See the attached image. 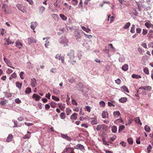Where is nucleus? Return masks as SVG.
<instances>
[{
    "mask_svg": "<svg viewBox=\"0 0 153 153\" xmlns=\"http://www.w3.org/2000/svg\"><path fill=\"white\" fill-rule=\"evenodd\" d=\"M3 10L7 14L11 13V10L10 7H9L7 4H4L2 6Z\"/></svg>",
    "mask_w": 153,
    "mask_h": 153,
    "instance_id": "1",
    "label": "nucleus"
},
{
    "mask_svg": "<svg viewBox=\"0 0 153 153\" xmlns=\"http://www.w3.org/2000/svg\"><path fill=\"white\" fill-rule=\"evenodd\" d=\"M16 7L18 10L23 13H26V8L21 4H18L16 5Z\"/></svg>",
    "mask_w": 153,
    "mask_h": 153,
    "instance_id": "2",
    "label": "nucleus"
},
{
    "mask_svg": "<svg viewBox=\"0 0 153 153\" xmlns=\"http://www.w3.org/2000/svg\"><path fill=\"white\" fill-rule=\"evenodd\" d=\"M59 42L61 44H65L66 45H68L67 43L68 41L66 37H61L59 40Z\"/></svg>",
    "mask_w": 153,
    "mask_h": 153,
    "instance_id": "3",
    "label": "nucleus"
},
{
    "mask_svg": "<svg viewBox=\"0 0 153 153\" xmlns=\"http://www.w3.org/2000/svg\"><path fill=\"white\" fill-rule=\"evenodd\" d=\"M67 55L69 56L71 60H73L74 58V51L73 50H71L70 52L67 54Z\"/></svg>",
    "mask_w": 153,
    "mask_h": 153,
    "instance_id": "4",
    "label": "nucleus"
},
{
    "mask_svg": "<svg viewBox=\"0 0 153 153\" xmlns=\"http://www.w3.org/2000/svg\"><path fill=\"white\" fill-rule=\"evenodd\" d=\"M61 136L62 138H63L66 140L70 141L72 139L69 136H68L67 135V134H64L61 133Z\"/></svg>",
    "mask_w": 153,
    "mask_h": 153,
    "instance_id": "5",
    "label": "nucleus"
},
{
    "mask_svg": "<svg viewBox=\"0 0 153 153\" xmlns=\"http://www.w3.org/2000/svg\"><path fill=\"white\" fill-rule=\"evenodd\" d=\"M61 54H57L56 55L55 58L56 59L61 60L62 63H63L64 61V56L61 57Z\"/></svg>",
    "mask_w": 153,
    "mask_h": 153,
    "instance_id": "6",
    "label": "nucleus"
},
{
    "mask_svg": "<svg viewBox=\"0 0 153 153\" xmlns=\"http://www.w3.org/2000/svg\"><path fill=\"white\" fill-rule=\"evenodd\" d=\"M37 25L38 24L36 22H32L31 23L30 28L33 30L34 32L35 31L34 30Z\"/></svg>",
    "mask_w": 153,
    "mask_h": 153,
    "instance_id": "7",
    "label": "nucleus"
},
{
    "mask_svg": "<svg viewBox=\"0 0 153 153\" xmlns=\"http://www.w3.org/2000/svg\"><path fill=\"white\" fill-rule=\"evenodd\" d=\"M114 123L116 124L120 125L121 123H123V121L122 120V118L121 117H120L119 119H117L114 122Z\"/></svg>",
    "mask_w": 153,
    "mask_h": 153,
    "instance_id": "8",
    "label": "nucleus"
},
{
    "mask_svg": "<svg viewBox=\"0 0 153 153\" xmlns=\"http://www.w3.org/2000/svg\"><path fill=\"white\" fill-rule=\"evenodd\" d=\"M31 85L32 87H34L37 85L36 79L35 78L31 79Z\"/></svg>",
    "mask_w": 153,
    "mask_h": 153,
    "instance_id": "9",
    "label": "nucleus"
},
{
    "mask_svg": "<svg viewBox=\"0 0 153 153\" xmlns=\"http://www.w3.org/2000/svg\"><path fill=\"white\" fill-rule=\"evenodd\" d=\"M28 41L29 44H30L32 43H36V40L33 38L31 37L28 38Z\"/></svg>",
    "mask_w": 153,
    "mask_h": 153,
    "instance_id": "10",
    "label": "nucleus"
},
{
    "mask_svg": "<svg viewBox=\"0 0 153 153\" xmlns=\"http://www.w3.org/2000/svg\"><path fill=\"white\" fill-rule=\"evenodd\" d=\"M90 119L91 120H92L91 121V124L94 125H96L97 124V120L96 118H93L92 117Z\"/></svg>",
    "mask_w": 153,
    "mask_h": 153,
    "instance_id": "11",
    "label": "nucleus"
},
{
    "mask_svg": "<svg viewBox=\"0 0 153 153\" xmlns=\"http://www.w3.org/2000/svg\"><path fill=\"white\" fill-rule=\"evenodd\" d=\"M102 117L103 118H108V114L107 112L103 111L102 113Z\"/></svg>",
    "mask_w": 153,
    "mask_h": 153,
    "instance_id": "12",
    "label": "nucleus"
},
{
    "mask_svg": "<svg viewBox=\"0 0 153 153\" xmlns=\"http://www.w3.org/2000/svg\"><path fill=\"white\" fill-rule=\"evenodd\" d=\"M122 69L124 71H126L128 69V65L126 64H125L122 66Z\"/></svg>",
    "mask_w": 153,
    "mask_h": 153,
    "instance_id": "13",
    "label": "nucleus"
},
{
    "mask_svg": "<svg viewBox=\"0 0 153 153\" xmlns=\"http://www.w3.org/2000/svg\"><path fill=\"white\" fill-rule=\"evenodd\" d=\"M82 45L87 50L90 49V46L87 42H84Z\"/></svg>",
    "mask_w": 153,
    "mask_h": 153,
    "instance_id": "14",
    "label": "nucleus"
},
{
    "mask_svg": "<svg viewBox=\"0 0 153 153\" xmlns=\"http://www.w3.org/2000/svg\"><path fill=\"white\" fill-rule=\"evenodd\" d=\"M125 60V57L124 56L122 55H120V57L119 58V61L120 62H123Z\"/></svg>",
    "mask_w": 153,
    "mask_h": 153,
    "instance_id": "15",
    "label": "nucleus"
},
{
    "mask_svg": "<svg viewBox=\"0 0 153 153\" xmlns=\"http://www.w3.org/2000/svg\"><path fill=\"white\" fill-rule=\"evenodd\" d=\"M13 137V135L11 134H9L8 137L6 140V142H9L11 141Z\"/></svg>",
    "mask_w": 153,
    "mask_h": 153,
    "instance_id": "16",
    "label": "nucleus"
},
{
    "mask_svg": "<svg viewBox=\"0 0 153 153\" xmlns=\"http://www.w3.org/2000/svg\"><path fill=\"white\" fill-rule=\"evenodd\" d=\"M120 115V114L119 111H114L113 112L114 116L115 118L118 117Z\"/></svg>",
    "mask_w": 153,
    "mask_h": 153,
    "instance_id": "17",
    "label": "nucleus"
},
{
    "mask_svg": "<svg viewBox=\"0 0 153 153\" xmlns=\"http://www.w3.org/2000/svg\"><path fill=\"white\" fill-rule=\"evenodd\" d=\"M76 148L77 149L82 150L84 149V147L82 145L80 144H78L76 145Z\"/></svg>",
    "mask_w": 153,
    "mask_h": 153,
    "instance_id": "18",
    "label": "nucleus"
},
{
    "mask_svg": "<svg viewBox=\"0 0 153 153\" xmlns=\"http://www.w3.org/2000/svg\"><path fill=\"white\" fill-rule=\"evenodd\" d=\"M77 118V114L76 113H74L70 117V119L71 120H75Z\"/></svg>",
    "mask_w": 153,
    "mask_h": 153,
    "instance_id": "19",
    "label": "nucleus"
},
{
    "mask_svg": "<svg viewBox=\"0 0 153 153\" xmlns=\"http://www.w3.org/2000/svg\"><path fill=\"white\" fill-rule=\"evenodd\" d=\"M32 97L33 98H35V100L36 101L39 100L41 98L40 96L35 94H34L33 95Z\"/></svg>",
    "mask_w": 153,
    "mask_h": 153,
    "instance_id": "20",
    "label": "nucleus"
},
{
    "mask_svg": "<svg viewBox=\"0 0 153 153\" xmlns=\"http://www.w3.org/2000/svg\"><path fill=\"white\" fill-rule=\"evenodd\" d=\"M27 134L25 135L23 137V138L24 139H28L30 138V137L31 132L29 131H27Z\"/></svg>",
    "mask_w": 153,
    "mask_h": 153,
    "instance_id": "21",
    "label": "nucleus"
},
{
    "mask_svg": "<svg viewBox=\"0 0 153 153\" xmlns=\"http://www.w3.org/2000/svg\"><path fill=\"white\" fill-rule=\"evenodd\" d=\"M16 46L18 47L19 49H20L22 48V44L19 42L17 41L16 42Z\"/></svg>",
    "mask_w": 153,
    "mask_h": 153,
    "instance_id": "22",
    "label": "nucleus"
},
{
    "mask_svg": "<svg viewBox=\"0 0 153 153\" xmlns=\"http://www.w3.org/2000/svg\"><path fill=\"white\" fill-rule=\"evenodd\" d=\"M131 77L133 78L138 79L141 78V76L137 74H132Z\"/></svg>",
    "mask_w": 153,
    "mask_h": 153,
    "instance_id": "23",
    "label": "nucleus"
},
{
    "mask_svg": "<svg viewBox=\"0 0 153 153\" xmlns=\"http://www.w3.org/2000/svg\"><path fill=\"white\" fill-rule=\"evenodd\" d=\"M127 100V99L126 97H122L119 99V101L121 103H125Z\"/></svg>",
    "mask_w": 153,
    "mask_h": 153,
    "instance_id": "24",
    "label": "nucleus"
},
{
    "mask_svg": "<svg viewBox=\"0 0 153 153\" xmlns=\"http://www.w3.org/2000/svg\"><path fill=\"white\" fill-rule=\"evenodd\" d=\"M134 121L135 122L139 123L140 125H142V123L141 122L140 120L139 117H137L135 119Z\"/></svg>",
    "mask_w": 153,
    "mask_h": 153,
    "instance_id": "25",
    "label": "nucleus"
},
{
    "mask_svg": "<svg viewBox=\"0 0 153 153\" xmlns=\"http://www.w3.org/2000/svg\"><path fill=\"white\" fill-rule=\"evenodd\" d=\"M104 126V125H98L97 126L96 129L97 131H100L102 128H103Z\"/></svg>",
    "mask_w": 153,
    "mask_h": 153,
    "instance_id": "26",
    "label": "nucleus"
},
{
    "mask_svg": "<svg viewBox=\"0 0 153 153\" xmlns=\"http://www.w3.org/2000/svg\"><path fill=\"white\" fill-rule=\"evenodd\" d=\"M144 129L147 132H149L150 131V128L148 125H146L144 127Z\"/></svg>",
    "mask_w": 153,
    "mask_h": 153,
    "instance_id": "27",
    "label": "nucleus"
},
{
    "mask_svg": "<svg viewBox=\"0 0 153 153\" xmlns=\"http://www.w3.org/2000/svg\"><path fill=\"white\" fill-rule=\"evenodd\" d=\"M135 25H133L131 27L130 32L131 33H134L135 32Z\"/></svg>",
    "mask_w": 153,
    "mask_h": 153,
    "instance_id": "28",
    "label": "nucleus"
},
{
    "mask_svg": "<svg viewBox=\"0 0 153 153\" xmlns=\"http://www.w3.org/2000/svg\"><path fill=\"white\" fill-rule=\"evenodd\" d=\"M108 47H110V48L111 49V51L113 52H114L115 51V49L113 46L112 44H110L108 45Z\"/></svg>",
    "mask_w": 153,
    "mask_h": 153,
    "instance_id": "29",
    "label": "nucleus"
},
{
    "mask_svg": "<svg viewBox=\"0 0 153 153\" xmlns=\"http://www.w3.org/2000/svg\"><path fill=\"white\" fill-rule=\"evenodd\" d=\"M117 127L115 126H113L111 127V131H112L114 133H115L117 132Z\"/></svg>",
    "mask_w": 153,
    "mask_h": 153,
    "instance_id": "30",
    "label": "nucleus"
},
{
    "mask_svg": "<svg viewBox=\"0 0 153 153\" xmlns=\"http://www.w3.org/2000/svg\"><path fill=\"white\" fill-rule=\"evenodd\" d=\"M45 10V8L43 6L41 7L39 9V13L41 14L43 13Z\"/></svg>",
    "mask_w": 153,
    "mask_h": 153,
    "instance_id": "31",
    "label": "nucleus"
},
{
    "mask_svg": "<svg viewBox=\"0 0 153 153\" xmlns=\"http://www.w3.org/2000/svg\"><path fill=\"white\" fill-rule=\"evenodd\" d=\"M125 126L124 125L120 126L119 127L118 132L120 133L121 131L123 130L125 128Z\"/></svg>",
    "mask_w": 153,
    "mask_h": 153,
    "instance_id": "32",
    "label": "nucleus"
},
{
    "mask_svg": "<svg viewBox=\"0 0 153 153\" xmlns=\"http://www.w3.org/2000/svg\"><path fill=\"white\" fill-rule=\"evenodd\" d=\"M50 104L51 107L53 108L56 107L57 105V104L53 101L51 102Z\"/></svg>",
    "mask_w": 153,
    "mask_h": 153,
    "instance_id": "33",
    "label": "nucleus"
},
{
    "mask_svg": "<svg viewBox=\"0 0 153 153\" xmlns=\"http://www.w3.org/2000/svg\"><path fill=\"white\" fill-rule=\"evenodd\" d=\"M130 25V23L129 22H128L126 23V24L123 27V28L125 29H127L129 27Z\"/></svg>",
    "mask_w": 153,
    "mask_h": 153,
    "instance_id": "34",
    "label": "nucleus"
},
{
    "mask_svg": "<svg viewBox=\"0 0 153 153\" xmlns=\"http://www.w3.org/2000/svg\"><path fill=\"white\" fill-rule=\"evenodd\" d=\"M53 92L56 95H58L59 94L60 92L59 90L54 88L53 90Z\"/></svg>",
    "mask_w": 153,
    "mask_h": 153,
    "instance_id": "35",
    "label": "nucleus"
},
{
    "mask_svg": "<svg viewBox=\"0 0 153 153\" xmlns=\"http://www.w3.org/2000/svg\"><path fill=\"white\" fill-rule=\"evenodd\" d=\"M19 76L21 79H24L25 75L23 72H21L19 74Z\"/></svg>",
    "mask_w": 153,
    "mask_h": 153,
    "instance_id": "36",
    "label": "nucleus"
},
{
    "mask_svg": "<svg viewBox=\"0 0 153 153\" xmlns=\"http://www.w3.org/2000/svg\"><path fill=\"white\" fill-rule=\"evenodd\" d=\"M133 120L131 118H130L128 120V121L127 123H126L125 125L126 126H128L131 124L133 122Z\"/></svg>",
    "mask_w": 153,
    "mask_h": 153,
    "instance_id": "37",
    "label": "nucleus"
},
{
    "mask_svg": "<svg viewBox=\"0 0 153 153\" xmlns=\"http://www.w3.org/2000/svg\"><path fill=\"white\" fill-rule=\"evenodd\" d=\"M22 85V83H20L18 82H17L16 83V86L19 89H20Z\"/></svg>",
    "mask_w": 153,
    "mask_h": 153,
    "instance_id": "38",
    "label": "nucleus"
},
{
    "mask_svg": "<svg viewBox=\"0 0 153 153\" xmlns=\"http://www.w3.org/2000/svg\"><path fill=\"white\" fill-rule=\"evenodd\" d=\"M60 117L61 119H64L65 118V116L64 112H62L60 114Z\"/></svg>",
    "mask_w": 153,
    "mask_h": 153,
    "instance_id": "39",
    "label": "nucleus"
},
{
    "mask_svg": "<svg viewBox=\"0 0 153 153\" xmlns=\"http://www.w3.org/2000/svg\"><path fill=\"white\" fill-rule=\"evenodd\" d=\"M81 27L82 30L87 32L90 31V30L88 28H86L84 26H82Z\"/></svg>",
    "mask_w": 153,
    "mask_h": 153,
    "instance_id": "40",
    "label": "nucleus"
},
{
    "mask_svg": "<svg viewBox=\"0 0 153 153\" xmlns=\"http://www.w3.org/2000/svg\"><path fill=\"white\" fill-rule=\"evenodd\" d=\"M59 16L63 20H65L67 19L66 17L62 14H60Z\"/></svg>",
    "mask_w": 153,
    "mask_h": 153,
    "instance_id": "41",
    "label": "nucleus"
},
{
    "mask_svg": "<svg viewBox=\"0 0 153 153\" xmlns=\"http://www.w3.org/2000/svg\"><path fill=\"white\" fill-rule=\"evenodd\" d=\"M25 93L27 94H30L31 92V89L30 88H27L25 90Z\"/></svg>",
    "mask_w": 153,
    "mask_h": 153,
    "instance_id": "42",
    "label": "nucleus"
},
{
    "mask_svg": "<svg viewBox=\"0 0 153 153\" xmlns=\"http://www.w3.org/2000/svg\"><path fill=\"white\" fill-rule=\"evenodd\" d=\"M127 141L130 144H132L133 143V140L131 138H129L127 139Z\"/></svg>",
    "mask_w": 153,
    "mask_h": 153,
    "instance_id": "43",
    "label": "nucleus"
},
{
    "mask_svg": "<svg viewBox=\"0 0 153 153\" xmlns=\"http://www.w3.org/2000/svg\"><path fill=\"white\" fill-rule=\"evenodd\" d=\"M152 89V88L151 86H145V90H147L148 91H150Z\"/></svg>",
    "mask_w": 153,
    "mask_h": 153,
    "instance_id": "44",
    "label": "nucleus"
},
{
    "mask_svg": "<svg viewBox=\"0 0 153 153\" xmlns=\"http://www.w3.org/2000/svg\"><path fill=\"white\" fill-rule=\"evenodd\" d=\"M122 88L123 89V90L126 92L128 93H129V91L128 90L127 88L125 86L123 85L122 87Z\"/></svg>",
    "mask_w": 153,
    "mask_h": 153,
    "instance_id": "45",
    "label": "nucleus"
},
{
    "mask_svg": "<svg viewBox=\"0 0 153 153\" xmlns=\"http://www.w3.org/2000/svg\"><path fill=\"white\" fill-rule=\"evenodd\" d=\"M27 67L29 68H32V65L29 62L27 63Z\"/></svg>",
    "mask_w": 153,
    "mask_h": 153,
    "instance_id": "46",
    "label": "nucleus"
},
{
    "mask_svg": "<svg viewBox=\"0 0 153 153\" xmlns=\"http://www.w3.org/2000/svg\"><path fill=\"white\" fill-rule=\"evenodd\" d=\"M52 98L53 100L56 101H58L59 100V98L58 97H55L54 96H52Z\"/></svg>",
    "mask_w": 153,
    "mask_h": 153,
    "instance_id": "47",
    "label": "nucleus"
},
{
    "mask_svg": "<svg viewBox=\"0 0 153 153\" xmlns=\"http://www.w3.org/2000/svg\"><path fill=\"white\" fill-rule=\"evenodd\" d=\"M144 72H145V73L147 74H149V69L148 68H145L143 69Z\"/></svg>",
    "mask_w": 153,
    "mask_h": 153,
    "instance_id": "48",
    "label": "nucleus"
},
{
    "mask_svg": "<svg viewBox=\"0 0 153 153\" xmlns=\"http://www.w3.org/2000/svg\"><path fill=\"white\" fill-rule=\"evenodd\" d=\"M141 90H145V86H142L139 88V89L137 91V92L138 93L139 92L141 91Z\"/></svg>",
    "mask_w": 153,
    "mask_h": 153,
    "instance_id": "49",
    "label": "nucleus"
},
{
    "mask_svg": "<svg viewBox=\"0 0 153 153\" xmlns=\"http://www.w3.org/2000/svg\"><path fill=\"white\" fill-rule=\"evenodd\" d=\"M15 102L17 104H19L21 102V100L19 98H16L15 100Z\"/></svg>",
    "mask_w": 153,
    "mask_h": 153,
    "instance_id": "50",
    "label": "nucleus"
},
{
    "mask_svg": "<svg viewBox=\"0 0 153 153\" xmlns=\"http://www.w3.org/2000/svg\"><path fill=\"white\" fill-rule=\"evenodd\" d=\"M72 3L74 5H76L77 4V0H72Z\"/></svg>",
    "mask_w": 153,
    "mask_h": 153,
    "instance_id": "51",
    "label": "nucleus"
},
{
    "mask_svg": "<svg viewBox=\"0 0 153 153\" xmlns=\"http://www.w3.org/2000/svg\"><path fill=\"white\" fill-rule=\"evenodd\" d=\"M100 105L102 107H104L105 106V103L103 101H101L99 103Z\"/></svg>",
    "mask_w": 153,
    "mask_h": 153,
    "instance_id": "52",
    "label": "nucleus"
},
{
    "mask_svg": "<svg viewBox=\"0 0 153 153\" xmlns=\"http://www.w3.org/2000/svg\"><path fill=\"white\" fill-rule=\"evenodd\" d=\"M85 109L88 112H90L91 111L90 107L88 106H85Z\"/></svg>",
    "mask_w": 153,
    "mask_h": 153,
    "instance_id": "53",
    "label": "nucleus"
},
{
    "mask_svg": "<svg viewBox=\"0 0 153 153\" xmlns=\"http://www.w3.org/2000/svg\"><path fill=\"white\" fill-rule=\"evenodd\" d=\"M116 83L117 84L119 85L121 82V80L119 78H118L117 79L115 80Z\"/></svg>",
    "mask_w": 153,
    "mask_h": 153,
    "instance_id": "54",
    "label": "nucleus"
},
{
    "mask_svg": "<svg viewBox=\"0 0 153 153\" xmlns=\"http://www.w3.org/2000/svg\"><path fill=\"white\" fill-rule=\"evenodd\" d=\"M71 102L74 105H77V103L76 102L75 100L74 99L72 100Z\"/></svg>",
    "mask_w": 153,
    "mask_h": 153,
    "instance_id": "55",
    "label": "nucleus"
},
{
    "mask_svg": "<svg viewBox=\"0 0 153 153\" xmlns=\"http://www.w3.org/2000/svg\"><path fill=\"white\" fill-rule=\"evenodd\" d=\"M120 144L123 147H125L126 146V143L123 141L120 142Z\"/></svg>",
    "mask_w": 153,
    "mask_h": 153,
    "instance_id": "56",
    "label": "nucleus"
},
{
    "mask_svg": "<svg viewBox=\"0 0 153 153\" xmlns=\"http://www.w3.org/2000/svg\"><path fill=\"white\" fill-rule=\"evenodd\" d=\"M37 108L39 109H42V104L39 102V103L37 105Z\"/></svg>",
    "mask_w": 153,
    "mask_h": 153,
    "instance_id": "57",
    "label": "nucleus"
},
{
    "mask_svg": "<svg viewBox=\"0 0 153 153\" xmlns=\"http://www.w3.org/2000/svg\"><path fill=\"white\" fill-rule=\"evenodd\" d=\"M85 36L88 39H90L92 37V36L91 35H88L85 34Z\"/></svg>",
    "mask_w": 153,
    "mask_h": 153,
    "instance_id": "58",
    "label": "nucleus"
},
{
    "mask_svg": "<svg viewBox=\"0 0 153 153\" xmlns=\"http://www.w3.org/2000/svg\"><path fill=\"white\" fill-rule=\"evenodd\" d=\"M25 124L28 126H31L33 125V124L30 123H27V122H25Z\"/></svg>",
    "mask_w": 153,
    "mask_h": 153,
    "instance_id": "59",
    "label": "nucleus"
},
{
    "mask_svg": "<svg viewBox=\"0 0 153 153\" xmlns=\"http://www.w3.org/2000/svg\"><path fill=\"white\" fill-rule=\"evenodd\" d=\"M17 76L16 74L14 72L11 75V76L12 78H15Z\"/></svg>",
    "mask_w": 153,
    "mask_h": 153,
    "instance_id": "60",
    "label": "nucleus"
},
{
    "mask_svg": "<svg viewBox=\"0 0 153 153\" xmlns=\"http://www.w3.org/2000/svg\"><path fill=\"white\" fill-rule=\"evenodd\" d=\"M116 138L117 137L115 135L111 137L110 139L111 141H113L116 139Z\"/></svg>",
    "mask_w": 153,
    "mask_h": 153,
    "instance_id": "61",
    "label": "nucleus"
},
{
    "mask_svg": "<svg viewBox=\"0 0 153 153\" xmlns=\"http://www.w3.org/2000/svg\"><path fill=\"white\" fill-rule=\"evenodd\" d=\"M49 41H47V40H46L45 41V46L46 48H48V45L49 44Z\"/></svg>",
    "mask_w": 153,
    "mask_h": 153,
    "instance_id": "62",
    "label": "nucleus"
},
{
    "mask_svg": "<svg viewBox=\"0 0 153 153\" xmlns=\"http://www.w3.org/2000/svg\"><path fill=\"white\" fill-rule=\"evenodd\" d=\"M150 23H149L147 22H146L145 24V26L148 28H150Z\"/></svg>",
    "mask_w": 153,
    "mask_h": 153,
    "instance_id": "63",
    "label": "nucleus"
},
{
    "mask_svg": "<svg viewBox=\"0 0 153 153\" xmlns=\"http://www.w3.org/2000/svg\"><path fill=\"white\" fill-rule=\"evenodd\" d=\"M136 32L137 33H140L141 32V29L140 28H136Z\"/></svg>",
    "mask_w": 153,
    "mask_h": 153,
    "instance_id": "64",
    "label": "nucleus"
}]
</instances>
